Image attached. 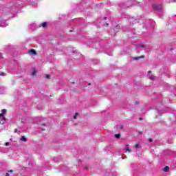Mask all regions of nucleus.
<instances>
[{"mask_svg": "<svg viewBox=\"0 0 176 176\" xmlns=\"http://www.w3.org/2000/svg\"><path fill=\"white\" fill-rule=\"evenodd\" d=\"M116 28H119V26H116Z\"/></svg>", "mask_w": 176, "mask_h": 176, "instance_id": "29", "label": "nucleus"}, {"mask_svg": "<svg viewBox=\"0 0 176 176\" xmlns=\"http://www.w3.org/2000/svg\"><path fill=\"white\" fill-rule=\"evenodd\" d=\"M130 23H131L133 21L131 19L129 20Z\"/></svg>", "mask_w": 176, "mask_h": 176, "instance_id": "27", "label": "nucleus"}, {"mask_svg": "<svg viewBox=\"0 0 176 176\" xmlns=\"http://www.w3.org/2000/svg\"><path fill=\"white\" fill-rule=\"evenodd\" d=\"M6 112H8V111L6 109H2L1 110V113H0V118H2L3 120H5V116H3V115H5V113H6Z\"/></svg>", "mask_w": 176, "mask_h": 176, "instance_id": "1", "label": "nucleus"}, {"mask_svg": "<svg viewBox=\"0 0 176 176\" xmlns=\"http://www.w3.org/2000/svg\"><path fill=\"white\" fill-rule=\"evenodd\" d=\"M75 21H78L79 23H82V22H83V19H80L76 20Z\"/></svg>", "mask_w": 176, "mask_h": 176, "instance_id": "15", "label": "nucleus"}, {"mask_svg": "<svg viewBox=\"0 0 176 176\" xmlns=\"http://www.w3.org/2000/svg\"><path fill=\"white\" fill-rule=\"evenodd\" d=\"M148 27H149L152 30V29H153V24L149 23H148Z\"/></svg>", "mask_w": 176, "mask_h": 176, "instance_id": "10", "label": "nucleus"}, {"mask_svg": "<svg viewBox=\"0 0 176 176\" xmlns=\"http://www.w3.org/2000/svg\"><path fill=\"white\" fill-rule=\"evenodd\" d=\"M78 115H79L78 113H76V114L73 116L74 119H76L78 118Z\"/></svg>", "mask_w": 176, "mask_h": 176, "instance_id": "14", "label": "nucleus"}, {"mask_svg": "<svg viewBox=\"0 0 176 176\" xmlns=\"http://www.w3.org/2000/svg\"><path fill=\"white\" fill-rule=\"evenodd\" d=\"M135 149H138V148H141V146H140V144H135Z\"/></svg>", "mask_w": 176, "mask_h": 176, "instance_id": "16", "label": "nucleus"}, {"mask_svg": "<svg viewBox=\"0 0 176 176\" xmlns=\"http://www.w3.org/2000/svg\"><path fill=\"white\" fill-rule=\"evenodd\" d=\"M34 23L30 25V27H31L32 30H35V28H34Z\"/></svg>", "mask_w": 176, "mask_h": 176, "instance_id": "17", "label": "nucleus"}, {"mask_svg": "<svg viewBox=\"0 0 176 176\" xmlns=\"http://www.w3.org/2000/svg\"><path fill=\"white\" fill-rule=\"evenodd\" d=\"M41 27H43V28H46V27H47V23H43L41 24Z\"/></svg>", "mask_w": 176, "mask_h": 176, "instance_id": "7", "label": "nucleus"}, {"mask_svg": "<svg viewBox=\"0 0 176 176\" xmlns=\"http://www.w3.org/2000/svg\"><path fill=\"white\" fill-rule=\"evenodd\" d=\"M6 176H10V175L9 174V173H7L6 174Z\"/></svg>", "mask_w": 176, "mask_h": 176, "instance_id": "21", "label": "nucleus"}, {"mask_svg": "<svg viewBox=\"0 0 176 176\" xmlns=\"http://www.w3.org/2000/svg\"><path fill=\"white\" fill-rule=\"evenodd\" d=\"M21 141H23V142H27V138H25V136H21Z\"/></svg>", "mask_w": 176, "mask_h": 176, "instance_id": "4", "label": "nucleus"}, {"mask_svg": "<svg viewBox=\"0 0 176 176\" xmlns=\"http://www.w3.org/2000/svg\"><path fill=\"white\" fill-rule=\"evenodd\" d=\"M8 173H11V174H12V173H13V170H10Z\"/></svg>", "mask_w": 176, "mask_h": 176, "instance_id": "24", "label": "nucleus"}, {"mask_svg": "<svg viewBox=\"0 0 176 176\" xmlns=\"http://www.w3.org/2000/svg\"><path fill=\"white\" fill-rule=\"evenodd\" d=\"M145 56H138V57H135L133 58V60H140V58H144Z\"/></svg>", "mask_w": 176, "mask_h": 176, "instance_id": "6", "label": "nucleus"}, {"mask_svg": "<svg viewBox=\"0 0 176 176\" xmlns=\"http://www.w3.org/2000/svg\"><path fill=\"white\" fill-rule=\"evenodd\" d=\"M45 78H46L47 79H50V75L47 74V75L45 76Z\"/></svg>", "mask_w": 176, "mask_h": 176, "instance_id": "19", "label": "nucleus"}, {"mask_svg": "<svg viewBox=\"0 0 176 176\" xmlns=\"http://www.w3.org/2000/svg\"><path fill=\"white\" fill-rule=\"evenodd\" d=\"M8 25L6 23H0V27H1V28H5V27H8Z\"/></svg>", "mask_w": 176, "mask_h": 176, "instance_id": "3", "label": "nucleus"}, {"mask_svg": "<svg viewBox=\"0 0 176 176\" xmlns=\"http://www.w3.org/2000/svg\"><path fill=\"white\" fill-rule=\"evenodd\" d=\"M172 2H176V0H171Z\"/></svg>", "mask_w": 176, "mask_h": 176, "instance_id": "25", "label": "nucleus"}, {"mask_svg": "<svg viewBox=\"0 0 176 176\" xmlns=\"http://www.w3.org/2000/svg\"><path fill=\"white\" fill-rule=\"evenodd\" d=\"M115 137H116V138L119 139V138H120V134H116Z\"/></svg>", "mask_w": 176, "mask_h": 176, "instance_id": "13", "label": "nucleus"}, {"mask_svg": "<svg viewBox=\"0 0 176 176\" xmlns=\"http://www.w3.org/2000/svg\"><path fill=\"white\" fill-rule=\"evenodd\" d=\"M31 54H35L36 53L34 50H31L30 51Z\"/></svg>", "mask_w": 176, "mask_h": 176, "instance_id": "18", "label": "nucleus"}, {"mask_svg": "<svg viewBox=\"0 0 176 176\" xmlns=\"http://www.w3.org/2000/svg\"><path fill=\"white\" fill-rule=\"evenodd\" d=\"M153 8L154 10H161L162 6L160 5L154 4L153 5Z\"/></svg>", "mask_w": 176, "mask_h": 176, "instance_id": "2", "label": "nucleus"}, {"mask_svg": "<svg viewBox=\"0 0 176 176\" xmlns=\"http://www.w3.org/2000/svg\"><path fill=\"white\" fill-rule=\"evenodd\" d=\"M168 170H170V167L168 166H165L163 169V171H164V173H167L168 171Z\"/></svg>", "mask_w": 176, "mask_h": 176, "instance_id": "5", "label": "nucleus"}, {"mask_svg": "<svg viewBox=\"0 0 176 176\" xmlns=\"http://www.w3.org/2000/svg\"><path fill=\"white\" fill-rule=\"evenodd\" d=\"M14 133H17V129H15V130H14Z\"/></svg>", "mask_w": 176, "mask_h": 176, "instance_id": "26", "label": "nucleus"}, {"mask_svg": "<svg viewBox=\"0 0 176 176\" xmlns=\"http://www.w3.org/2000/svg\"><path fill=\"white\" fill-rule=\"evenodd\" d=\"M107 25H108V23H107Z\"/></svg>", "mask_w": 176, "mask_h": 176, "instance_id": "30", "label": "nucleus"}, {"mask_svg": "<svg viewBox=\"0 0 176 176\" xmlns=\"http://www.w3.org/2000/svg\"><path fill=\"white\" fill-rule=\"evenodd\" d=\"M32 75V76H35V75H36V71L35 69H33Z\"/></svg>", "mask_w": 176, "mask_h": 176, "instance_id": "11", "label": "nucleus"}, {"mask_svg": "<svg viewBox=\"0 0 176 176\" xmlns=\"http://www.w3.org/2000/svg\"><path fill=\"white\" fill-rule=\"evenodd\" d=\"M125 151L126 152H129V153H131V150H130V148H129V146H126L125 148Z\"/></svg>", "mask_w": 176, "mask_h": 176, "instance_id": "8", "label": "nucleus"}, {"mask_svg": "<svg viewBox=\"0 0 176 176\" xmlns=\"http://www.w3.org/2000/svg\"><path fill=\"white\" fill-rule=\"evenodd\" d=\"M5 145H6V146H9L10 143L9 142H6Z\"/></svg>", "mask_w": 176, "mask_h": 176, "instance_id": "20", "label": "nucleus"}, {"mask_svg": "<svg viewBox=\"0 0 176 176\" xmlns=\"http://www.w3.org/2000/svg\"><path fill=\"white\" fill-rule=\"evenodd\" d=\"M152 74V72L151 71H148V74Z\"/></svg>", "mask_w": 176, "mask_h": 176, "instance_id": "22", "label": "nucleus"}, {"mask_svg": "<svg viewBox=\"0 0 176 176\" xmlns=\"http://www.w3.org/2000/svg\"><path fill=\"white\" fill-rule=\"evenodd\" d=\"M141 47H144V45H141Z\"/></svg>", "mask_w": 176, "mask_h": 176, "instance_id": "28", "label": "nucleus"}, {"mask_svg": "<svg viewBox=\"0 0 176 176\" xmlns=\"http://www.w3.org/2000/svg\"><path fill=\"white\" fill-rule=\"evenodd\" d=\"M153 140L152 139H149V142H152Z\"/></svg>", "mask_w": 176, "mask_h": 176, "instance_id": "23", "label": "nucleus"}, {"mask_svg": "<svg viewBox=\"0 0 176 176\" xmlns=\"http://www.w3.org/2000/svg\"><path fill=\"white\" fill-rule=\"evenodd\" d=\"M5 120H6V118L5 120H3L2 118H0V124H3V122H5Z\"/></svg>", "mask_w": 176, "mask_h": 176, "instance_id": "9", "label": "nucleus"}, {"mask_svg": "<svg viewBox=\"0 0 176 176\" xmlns=\"http://www.w3.org/2000/svg\"><path fill=\"white\" fill-rule=\"evenodd\" d=\"M155 78H156V76H150L151 80H155Z\"/></svg>", "mask_w": 176, "mask_h": 176, "instance_id": "12", "label": "nucleus"}]
</instances>
